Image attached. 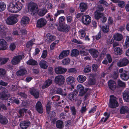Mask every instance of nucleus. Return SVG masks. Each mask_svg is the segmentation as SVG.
I'll list each match as a JSON object with an SVG mask.
<instances>
[{
  "instance_id": "nucleus-1",
  "label": "nucleus",
  "mask_w": 129,
  "mask_h": 129,
  "mask_svg": "<svg viewBox=\"0 0 129 129\" xmlns=\"http://www.w3.org/2000/svg\"><path fill=\"white\" fill-rule=\"evenodd\" d=\"M23 6V4L21 2L17 1L15 4H12L10 5L8 8V10L12 13H17L20 10Z\"/></svg>"
},
{
  "instance_id": "nucleus-2",
  "label": "nucleus",
  "mask_w": 129,
  "mask_h": 129,
  "mask_svg": "<svg viewBox=\"0 0 129 129\" xmlns=\"http://www.w3.org/2000/svg\"><path fill=\"white\" fill-rule=\"evenodd\" d=\"M117 99L113 95L110 96L109 103V106L110 108H114L118 106L119 104L116 100Z\"/></svg>"
},
{
  "instance_id": "nucleus-3",
  "label": "nucleus",
  "mask_w": 129,
  "mask_h": 129,
  "mask_svg": "<svg viewBox=\"0 0 129 129\" xmlns=\"http://www.w3.org/2000/svg\"><path fill=\"white\" fill-rule=\"evenodd\" d=\"M118 72L121 73L120 77L123 80L127 81L129 79V71L124 70L122 68L119 69Z\"/></svg>"
},
{
  "instance_id": "nucleus-4",
  "label": "nucleus",
  "mask_w": 129,
  "mask_h": 129,
  "mask_svg": "<svg viewBox=\"0 0 129 129\" xmlns=\"http://www.w3.org/2000/svg\"><path fill=\"white\" fill-rule=\"evenodd\" d=\"M28 9L32 15H35L38 10L37 4L34 3H31L29 5Z\"/></svg>"
},
{
  "instance_id": "nucleus-5",
  "label": "nucleus",
  "mask_w": 129,
  "mask_h": 129,
  "mask_svg": "<svg viewBox=\"0 0 129 129\" xmlns=\"http://www.w3.org/2000/svg\"><path fill=\"white\" fill-rule=\"evenodd\" d=\"M54 81L56 84L59 86H61L64 84L65 79L64 77L62 75H58L55 77Z\"/></svg>"
},
{
  "instance_id": "nucleus-6",
  "label": "nucleus",
  "mask_w": 129,
  "mask_h": 129,
  "mask_svg": "<svg viewBox=\"0 0 129 129\" xmlns=\"http://www.w3.org/2000/svg\"><path fill=\"white\" fill-rule=\"evenodd\" d=\"M47 23V21L45 18H41L37 20L36 26L38 28H41L45 25Z\"/></svg>"
},
{
  "instance_id": "nucleus-7",
  "label": "nucleus",
  "mask_w": 129,
  "mask_h": 129,
  "mask_svg": "<svg viewBox=\"0 0 129 129\" xmlns=\"http://www.w3.org/2000/svg\"><path fill=\"white\" fill-rule=\"evenodd\" d=\"M82 22L85 25L89 24L91 21V17L88 15H84L82 17L81 19Z\"/></svg>"
},
{
  "instance_id": "nucleus-8",
  "label": "nucleus",
  "mask_w": 129,
  "mask_h": 129,
  "mask_svg": "<svg viewBox=\"0 0 129 129\" xmlns=\"http://www.w3.org/2000/svg\"><path fill=\"white\" fill-rule=\"evenodd\" d=\"M58 30L63 32H67L70 29V26L66 24L64 25L62 24L61 25H59L57 27Z\"/></svg>"
},
{
  "instance_id": "nucleus-9",
  "label": "nucleus",
  "mask_w": 129,
  "mask_h": 129,
  "mask_svg": "<svg viewBox=\"0 0 129 129\" xmlns=\"http://www.w3.org/2000/svg\"><path fill=\"white\" fill-rule=\"evenodd\" d=\"M77 89L79 93V95L81 96L84 95L86 92V89H84V87L81 84H79L77 86Z\"/></svg>"
},
{
  "instance_id": "nucleus-10",
  "label": "nucleus",
  "mask_w": 129,
  "mask_h": 129,
  "mask_svg": "<svg viewBox=\"0 0 129 129\" xmlns=\"http://www.w3.org/2000/svg\"><path fill=\"white\" fill-rule=\"evenodd\" d=\"M128 59L125 58L122 59H120L119 61L117 63V66L119 67H122L125 66L128 63Z\"/></svg>"
},
{
  "instance_id": "nucleus-11",
  "label": "nucleus",
  "mask_w": 129,
  "mask_h": 129,
  "mask_svg": "<svg viewBox=\"0 0 129 129\" xmlns=\"http://www.w3.org/2000/svg\"><path fill=\"white\" fill-rule=\"evenodd\" d=\"M8 91L7 89H6L0 92V99L2 100H4L8 99V95H10V94H8Z\"/></svg>"
},
{
  "instance_id": "nucleus-12",
  "label": "nucleus",
  "mask_w": 129,
  "mask_h": 129,
  "mask_svg": "<svg viewBox=\"0 0 129 129\" xmlns=\"http://www.w3.org/2000/svg\"><path fill=\"white\" fill-rule=\"evenodd\" d=\"M75 78L72 76H70L68 77L66 79L67 83L68 85H71L73 88H74L73 85L75 82Z\"/></svg>"
},
{
  "instance_id": "nucleus-13",
  "label": "nucleus",
  "mask_w": 129,
  "mask_h": 129,
  "mask_svg": "<svg viewBox=\"0 0 129 129\" xmlns=\"http://www.w3.org/2000/svg\"><path fill=\"white\" fill-rule=\"evenodd\" d=\"M17 21V18L14 16H11L7 19L6 22L8 24L12 25L15 24Z\"/></svg>"
},
{
  "instance_id": "nucleus-14",
  "label": "nucleus",
  "mask_w": 129,
  "mask_h": 129,
  "mask_svg": "<svg viewBox=\"0 0 129 129\" xmlns=\"http://www.w3.org/2000/svg\"><path fill=\"white\" fill-rule=\"evenodd\" d=\"M30 122L28 120H26L21 122L20 125L22 129H26L30 124Z\"/></svg>"
},
{
  "instance_id": "nucleus-15",
  "label": "nucleus",
  "mask_w": 129,
  "mask_h": 129,
  "mask_svg": "<svg viewBox=\"0 0 129 129\" xmlns=\"http://www.w3.org/2000/svg\"><path fill=\"white\" fill-rule=\"evenodd\" d=\"M55 72L57 74H63L64 73L67 71V69L58 67L55 68Z\"/></svg>"
},
{
  "instance_id": "nucleus-16",
  "label": "nucleus",
  "mask_w": 129,
  "mask_h": 129,
  "mask_svg": "<svg viewBox=\"0 0 129 129\" xmlns=\"http://www.w3.org/2000/svg\"><path fill=\"white\" fill-rule=\"evenodd\" d=\"M123 98L125 101L129 102V89H127L122 92Z\"/></svg>"
},
{
  "instance_id": "nucleus-17",
  "label": "nucleus",
  "mask_w": 129,
  "mask_h": 129,
  "mask_svg": "<svg viewBox=\"0 0 129 129\" xmlns=\"http://www.w3.org/2000/svg\"><path fill=\"white\" fill-rule=\"evenodd\" d=\"M22 59V56L21 55L14 56L12 60V63L13 64H18Z\"/></svg>"
},
{
  "instance_id": "nucleus-18",
  "label": "nucleus",
  "mask_w": 129,
  "mask_h": 129,
  "mask_svg": "<svg viewBox=\"0 0 129 129\" xmlns=\"http://www.w3.org/2000/svg\"><path fill=\"white\" fill-rule=\"evenodd\" d=\"M77 92L76 91L70 93L68 95V99L71 101L76 100L77 98Z\"/></svg>"
},
{
  "instance_id": "nucleus-19",
  "label": "nucleus",
  "mask_w": 129,
  "mask_h": 129,
  "mask_svg": "<svg viewBox=\"0 0 129 129\" xmlns=\"http://www.w3.org/2000/svg\"><path fill=\"white\" fill-rule=\"evenodd\" d=\"M47 39L46 40V42L48 43L54 41L55 39V37L50 33L47 34L46 36Z\"/></svg>"
},
{
  "instance_id": "nucleus-20",
  "label": "nucleus",
  "mask_w": 129,
  "mask_h": 129,
  "mask_svg": "<svg viewBox=\"0 0 129 129\" xmlns=\"http://www.w3.org/2000/svg\"><path fill=\"white\" fill-rule=\"evenodd\" d=\"M7 44V42L4 40L0 39V46L1 47V49L2 50L6 49L8 47Z\"/></svg>"
},
{
  "instance_id": "nucleus-21",
  "label": "nucleus",
  "mask_w": 129,
  "mask_h": 129,
  "mask_svg": "<svg viewBox=\"0 0 129 129\" xmlns=\"http://www.w3.org/2000/svg\"><path fill=\"white\" fill-rule=\"evenodd\" d=\"M36 108L37 111L39 113H42L43 112V109L42 104L40 101H38L36 105Z\"/></svg>"
},
{
  "instance_id": "nucleus-22",
  "label": "nucleus",
  "mask_w": 129,
  "mask_h": 129,
  "mask_svg": "<svg viewBox=\"0 0 129 129\" xmlns=\"http://www.w3.org/2000/svg\"><path fill=\"white\" fill-rule=\"evenodd\" d=\"M30 92L35 98H37L39 97V92L36 89L33 88H31L30 90Z\"/></svg>"
},
{
  "instance_id": "nucleus-23",
  "label": "nucleus",
  "mask_w": 129,
  "mask_h": 129,
  "mask_svg": "<svg viewBox=\"0 0 129 129\" xmlns=\"http://www.w3.org/2000/svg\"><path fill=\"white\" fill-rule=\"evenodd\" d=\"M8 120L5 116L0 114V123L1 124L5 125L8 122Z\"/></svg>"
},
{
  "instance_id": "nucleus-24",
  "label": "nucleus",
  "mask_w": 129,
  "mask_h": 129,
  "mask_svg": "<svg viewBox=\"0 0 129 129\" xmlns=\"http://www.w3.org/2000/svg\"><path fill=\"white\" fill-rule=\"evenodd\" d=\"M116 83L115 81L110 80L108 82V85L109 88L112 90H114L116 88Z\"/></svg>"
},
{
  "instance_id": "nucleus-25",
  "label": "nucleus",
  "mask_w": 129,
  "mask_h": 129,
  "mask_svg": "<svg viewBox=\"0 0 129 129\" xmlns=\"http://www.w3.org/2000/svg\"><path fill=\"white\" fill-rule=\"evenodd\" d=\"M70 53V50H63L60 53L59 56V58L62 59L65 57L67 56Z\"/></svg>"
},
{
  "instance_id": "nucleus-26",
  "label": "nucleus",
  "mask_w": 129,
  "mask_h": 129,
  "mask_svg": "<svg viewBox=\"0 0 129 129\" xmlns=\"http://www.w3.org/2000/svg\"><path fill=\"white\" fill-rule=\"evenodd\" d=\"M87 8V5L86 3H81L79 4V8L81 12L85 11Z\"/></svg>"
},
{
  "instance_id": "nucleus-27",
  "label": "nucleus",
  "mask_w": 129,
  "mask_h": 129,
  "mask_svg": "<svg viewBox=\"0 0 129 129\" xmlns=\"http://www.w3.org/2000/svg\"><path fill=\"white\" fill-rule=\"evenodd\" d=\"M104 16V14L100 12L95 11L94 12V18L96 20H98Z\"/></svg>"
},
{
  "instance_id": "nucleus-28",
  "label": "nucleus",
  "mask_w": 129,
  "mask_h": 129,
  "mask_svg": "<svg viewBox=\"0 0 129 129\" xmlns=\"http://www.w3.org/2000/svg\"><path fill=\"white\" fill-rule=\"evenodd\" d=\"M88 51L93 58H96L98 56V52L96 50L92 49L89 50Z\"/></svg>"
},
{
  "instance_id": "nucleus-29",
  "label": "nucleus",
  "mask_w": 129,
  "mask_h": 129,
  "mask_svg": "<svg viewBox=\"0 0 129 129\" xmlns=\"http://www.w3.org/2000/svg\"><path fill=\"white\" fill-rule=\"evenodd\" d=\"M29 21V17L26 16H24L22 18L21 21V25H24L28 24Z\"/></svg>"
},
{
  "instance_id": "nucleus-30",
  "label": "nucleus",
  "mask_w": 129,
  "mask_h": 129,
  "mask_svg": "<svg viewBox=\"0 0 129 129\" xmlns=\"http://www.w3.org/2000/svg\"><path fill=\"white\" fill-rule=\"evenodd\" d=\"M129 109L126 106H122L120 108V112L121 114H124L128 112Z\"/></svg>"
},
{
  "instance_id": "nucleus-31",
  "label": "nucleus",
  "mask_w": 129,
  "mask_h": 129,
  "mask_svg": "<svg viewBox=\"0 0 129 129\" xmlns=\"http://www.w3.org/2000/svg\"><path fill=\"white\" fill-rule=\"evenodd\" d=\"M52 83V81L51 80L48 79L47 80L42 86V88L45 89L48 87Z\"/></svg>"
},
{
  "instance_id": "nucleus-32",
  "label": "nucleus",
  "mask_w": 129,
  "mask_h": 129,
  "mask_svg": "<svg viewBox=\"0 0 129 129\" xmlns=\"http://www.w3.org/2000/svg\"><path fill=\"white\" fill-rule=\"evenodd\" d=\"M27 72L25 69H21L16 72L17 75L19 76L23 75L26 73Z\"/></svg>"
},
{
  "instance_id": "nucleus-33",
  "label": "nucleus",
  "mask_w": 129,
  "mask_h": 129,
  "mask_svg": "<svg viewBox=\"0 0 129 129\" xmlns=\"http://www.w3.org/2000/svg\"><path fill=\"white\" fill-rule=\"evenodd\" d=\"M40 67L45 69H46L48 67L47 63L45 60H41L39 64Z\"/></svg>"
},
{
  "instance_id": "nucleus-34",
  "label": "nucleus",
  "mask_w": 129,
  "mask_h": 129,
  "mask_svg": "<svg viewBox=\"0 0 129 129\" xmlns=\"http://www.w3.org/2000/svg\"><path fill=\"white\" fill-rule=\"evenodd\" d=\"M86 77L83 75H80L77 77L78 81L80 83H82L84 82L86 80Z\"/></svg>"
},
{
  "instance_id": "nucleus-35",
  "label": "nucleus",
  "mask_w": 129,
  "mask_h": 129,
  "mask_svg": "<svg viewBox=\"0 0 129 129\" xmlns=\"http://www.w3.org/2000/svg\"><path fill=\"white\" fill-rule=\"evenodd\" d=\"M56 92L57 94H60L62 95L66 96L67 95L66 93L63 91L62 89L60 88H58L56 89Z\"/></svg>"
},
{
  "instance_id": "nucleus-36",
  "label": "nucleus",
  "mask_w": 129,
  "mask_h": 129,
  "mask_svg": "<svg viewBox=\"0 0 129 129\" xmlns=\"http://www.w3.org/2000/svg\"><path fill=\"white\" fill-rule=\"evenodd\" d=\"M114 39L117 41H120L123 39V36L120 34L117 33L114 36Z\"/></svg>"
},
{
  "instance_id": "nucleus-37",
  "label": "nucleus",
  "mask_w": 129,
  "mask_h": 129,
  "mask_svg": "<svg viewBox=\"0 0 129 129\" xmlns=\"http://www.w3.org/2000/svg\"><path fill=\"white\" fill-rule=\"evenodd\" d=\"M56 126L58 128H62L64 126L63 122L60 120L57 121L56 122Z\"/></svg>"
},
{
  "instance_id": "nucleus-38",
  "label": "nucleus",
  "mask_w": 129,
  "mask_h": 129,
  "mask_svg": "<svg viewBox=\"0 0 129 129\" xmlns=\"http://www.w3.org/2000/svg\"><path fill=\"white\" fill-rule=\"evenodd\" d=\"M38 14V15L41 16H44L47 12V10L44 8L42 9H40L39 11Z\"/></svg>"
},
{
  "instance_id": "nucleus-39",
  "label": "nucleus",
  "mask_w": 129,
  "mask_h": 129,
  "mask_svg": "<svg viewBox=\"0 0 129 129\" xmlns=\"http://www.w3.org/2000/svg\"><path fill=\"white\" fill-rule=\"evenodd\" d=\"M80 53V52L77 49H73L72 51L71 55L73 57H76Z\"/></svg>"
},
{
  "instance_id": "nucleus-40",
  "label": "nucleus",
  "mask_w": 129,
  "mask_h": 129,
  "mask_svg": "<svg viewBox=\"0 0 129 129\" xmlns=\"http://www.w3.org/2000/svg\"><path fill=\"white\" fill-rule=\"evenodd\" d=\"M7 30L6 27L5 26L0 25V34L1 35H5Z\"/></svg>"
},
{
  "instance_id": "nucleus-41",
  "label": "nucleus",
  "mask_w": 129,
  "mask_h": 129,
  "mask_svg": "<svg viewBox=\"0 0 129 129\" xmlns=\"http://www.w3.org/2000/svg\"><path fill=\"white\" fill-rule=\"evenodd\" d=\"M122 51L120 47H116L114 49V53L115 55H121Z\"/></svg>"
},
{
  "instance_id": "nucleus-42",
  "label": "nucleus",
  "mask_w": 129,
  "mask_h": 129,
  "mask_svg": "<svg viewBox=\"0 0 129 129\" xmlns=\"http://www.w3.org/2000/svg\"><path fill=\"white\" fill-rule=\"evenodd\" d=\"M27 64L31 65H36L38 64L37 61L33 59H30L28 60L27 62Z\"/></svg>"
},
{
  "instance_id": "nucleus-43",
  "label": "nucleus",
  "mask_w": 129,
  "mask_h": 129,
  "mask_svg": "<svg viewBox=\"0 0 129 129\" xmlns=\"http://www.w3.org/2000/svg\"><path fill=\"white\" fill-rule=\"evenodd\" d=\"M65 18L64 16H62L59 17L58 20V22L59 25L63 24L64 23Z\"/></svg>"
},
{
  "instance_id": "nucleus-44",
  "label": "nucleus",
  "mask_w": 129,
  "mask_h": 129,
  "mask_svg": "<svg viewBox=\"0 0 129 129\" xmlns=\"http://www.w3.org/2000/svg\"><path fill=\"white\" fill-rule=\"evenodd\" d=\"M6 4L3 2H0V12H2L4 11L6 9Z\"/></svg>"
},
{
  "instance_id": "nucleus-45",
  "label": "nucleus",
  "mask_w": 129,
  "mask_h": 129,
  "mask_svg": "<svg viewBox=\"0 0 129 129\" xmlns=\"http://www.w3.org/2000/svg\"><path fill=\"white\" fill-rule=\"evenodd\" d=\"M102 29L104 33H107L109 30V26L107 25H104L102 26Z\"/></svg>"
},
{
  "instance_id": "nucleus-46",
  "label": "nucleus",
  "mask_w": 129,
  "mask_h": 129,
  "mask_svg": "<svg viewBox=\"0 0 129 129\" xmlns=\"http://www.w3.org/2000/svg\"><path fill=\"white\" fill-rule=\"evenodd\" d=\"M80 54L82 56H87L89 54L88 50L86 49H85L84 50L80 51Z\"/></svg>"
},
{
  "instance_id": "nucleus-47",
  "label": "nucleus",
  "mask_w": 129,
  "mask_h": 129,
  "mask_svg": "<svg viewBox=\"0 0 129 129\" xmlns=\"http://www.w3.org/2000/svg\"><path fill=\"white\" fill-rule=\"evenodd\" d=\"M58 40H56L52 43L50 46V49L51 50H53L56 45L58 44Z\"/></svg>"
},
{
  "instance_id": "nucleus-48",
  "label": "nucleus",
  "mask_w": 129,
  "mask_h": 129,
  "mask_svg": "<svg viewBox=\"0 0 129 129\" xmlns=\"http://www.w3.org/2000/svg\"><path fill=\"white\" fill-rule=\"evenodd\" d=\"M114 39H112L110 41V43L113 44V48L115 47L118 46L119 45V44L118 43L116 42H114Z\"/></svg>"
},
{
  "instance_id": "nucleus-49",
  "label": "nucleus",
  "mask_w": 129,
  "mask_h": 129,
  "mask_svg": "<svg viewBox=\"0 0 129 129\" xmlns=\"http://www.w3.org/2000/svg\"><path fill=\"white\" fill-rule=\"evenodd\" d=\"M70 110L72 115H75L76 114L77 110L75 108L74 106H72L71 107Z\"/></svg>"
},
{
  "instance_id": "nucleus-50",
  "label": "nucleus",
  "mask_w": 129,
  "mask_h": 129,
  "mask_svg": "<svg viewBox=\"0 0 129 129\" xmlns=\"http://www.w3.org/2000/svg\"><path fill=\"white\" fill-rule=\"evenodd\" d=\"M117 84L118 86L121 87H125V83L120 79L118 80Z\"/></svg>"
},
{
  "instance_id": "nucleus-51",
  "label": "nucleus",
  "mask_w": 129,
  "mask_h": 129,
  "mask_svg": "<svg viewBox=\"0 0 129 129\" xmlns=\"http://www.w3.org/2000/svg\"><path fill=\"white\" fill-rule=\"evenodd\" d=\"M64 11L63 10H58L57 11V13L55 14L54 17L56 18V17L59 15L61 14H64Z\"/></svg>"
},
{
  "instance_id": "nucleus-52",
  "label": "nucleus",
  "mask_w": 129,
  "mask_h": 129,
  "mask_svg": "<svg viewBox=\"0 0 129 129\" xmlns=\"http://www.w3.org/2000/svg\"><path fill=\"white\" fill-rule=\"evenodd\" d=\"M9 60L8 58H0V62H1V64L3 65L5 64Z\"/></svg>"
},
{
  "instance_id": "nucleus-53",
  "label": "nucleus",
  "mask_w": 129,
  "mask_h": 129,
  "mask_svg": "<svg viewBox=\"0 0 129 129\" xmlns=\"http://www.w3.org/2000/svg\"><path fill=\"white\" fill-rule=\"evenodd\" d=\"M6 74L5 70L2 68H0V76L2 77H4Z\"/></svg>"
},
{
  "instance_id": "nucleus-54",
  "label": "nucleus",
  "mask_w": 129,
  "mask_h": 129,
  "mask_svg": "<svg viewBox=\"0 0 129 129\" xmlns=\"http://www.w3.org/2000/svg\"><path fill=\"white\" fill-rule=\"evenodd\" d=\"M84 71L86 73L89 72L91 71V67L90 66H87L85 67Z\"/></svg>"
},
{
  "instance_id": "nucleus-55",
  "label": "nucleus",
  "mask_w": 129,
  "mask_h": 129,
  "mask_svg": "<svg viewBox=\"0 0 129 129\" xmlns=\"http://www.w3.org/2000/svg\"><path fill=\"white\" fill-rule=\"evenodd\" d=\"M95 82V79L94 78H90L89 79L88 82V84L90 85H94Z\"/></svg>"
},
{
  "instance_id": "nucleus-56",
  "label": "nucleus",
  "mask_w": 129,
  "mask_h": 129,
  "mask_svg": "<svg viewBox=\"0 0 129 129\" xmlns=\"http://www.w3.org/2000/svg\"><path fill=\"white\" fill-rule=\"evenodd\" d=\"M27 111V109L25 108L20 109L19 111V113L21 116H23L24 112L26 113Z\"/></svg>"
},
{
  "instance_id": "nucleus-57",
  "label": "nucleus",
  "mask_w": 129,
  "mask_h": 129,
  "mask_svg": "<svg viewBox=\"0 0 129 129\" xmlns=\"http://www.w3.org/2000/svg\"><path fill=\"white\" fill-rule=\"evenodd\" d=\"M70 61V60L69 58H66L62 60V63L64 65L67 64L69 63Z\"/></svg>"
},
{
  "instance_id": "nucleus-58",
  "label": "nucleus",
  "mask_w": 129,
  "mask_h": 129,
  "mask_svg": "<svg viewBox=\"0 0 129 129\" xmlns=\"http://www.w3.org/2000/svg\"><path fill=\"white\" fill-rule=\"evenodd\" d=\"M79 32L80 34L81 37L84 38L85 36L86 33L84 29H80Z\"/></svg>"
},
{
  "instance_id": "nucleus-59",
  "label": "nucleus",
  "mask_w": 129,
  "mask_h": 129,
  "mask_svg": "<svg viewBox=\"0 0 129 129\" xmlns=\"http://www.w3.org/2000/svg\"><path fill=\"white\" fill-rule=\"evenodd\" d=\"M47 55V51L46 50H44L43 51L41 57L43 58H46Z\"/></svg>"
},
{
  "instance_id": "nucleus-60",
  "label": "nucleus",
  "mask_w": 129,
  "mask_h": 129,
  "mask_svg": "<svg viewBox=\"0 0 129 129\" xmlns=\"http://www.w3.org/2000/svg\"><path fill=\"white\" fill-rule=\"evenodd\" d=\"M77 72L75 68H71L69 69L68 70V73H75Z\"/></svg>"
},
{
  "instance_id": "nucleus-61",
  "label": "nucleus",
  "mask_w": 129,
  "mask_h": 129,
  "mask_svg": "<svg viewBox=\"0 0 129 129\" xmlns=\"http://www.w3.org/2000/svg\"><path fill=\"white\" fill-rule=\"evenodd\" d=\"M101 33L99 32L96 35L93 37V39L94 40H98L100 39L101 36Z\"/></svg>"
},
{
  "instance_id": "nucleus-62",
  "label": "nucleus",
  "mask_w": 129,
  "mask_h": 129,
  "mask_svg": "<svg viewBox=\"0 0 129 129\" xmlns=\"http://www.w3.org/2000/svg\"><path fill=\"white\" fill-rule=\"evenodd\" d=\"M118 4L119 7L121 8H123L124 7L125 5V3L124 1H119L118 3Z\"/></svg>"
},
{
  "instance_id": "nucleus-63",
  "label": "nucleus",
  "mask_w": 129,
  "mask_h": 129,
  "mask_svg": "<svg viewBox=\"0 0 129 129\" xmlns=\"http://www.w3.org/2000/svg\"><path fill=\"white\" fill-rule=\"evenodd\" d=\"M67 20L68 23H70L73 20L72 17L70 16H68L67 17Z\"/></svg>"
},
{
  "instance_id": "nucleus-64",
  "label": "nucleus",
  "mask_w": 129,
  "mask_h": 129,
  "mask_svg": "<svg viewBox=\"0 0 129 129\" xmlns=\"http://www.w3.org/2000/svg\"><path fill=\"white\" fill-rule=\"evenodd\" d=\"M86 110L87 109L86 108V106H83L81 107L80 110V112H81L82 114H83L85 113Z\"/></svg>"
}]
</instances>
